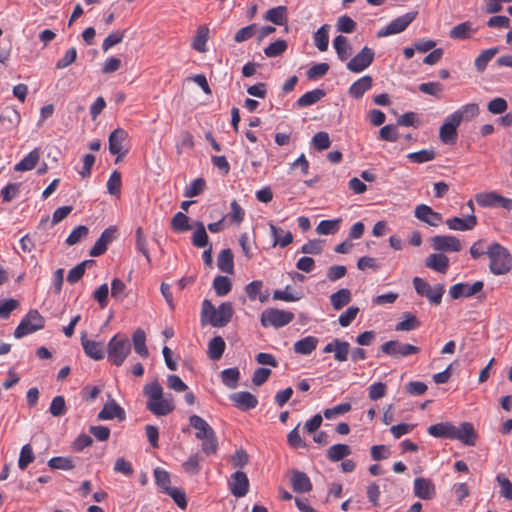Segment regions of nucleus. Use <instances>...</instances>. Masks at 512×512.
I'll list each match as a JSON object with an SVG mask.
<instances>
[{"instance_id":"obj_1","label":"nucleus","mask_w":512,"mask_h":512,"mask_svg":"<svg viewBox=\"0 0 512 512\" xmlns=\"http://www.w3.org/2000/svg\"><path fill=\"white\" fill-rule=\"evenodd\" d=\"M147 398L146 408L156 416H166L175 409L172 394H164L162 386L157 382L147 383L143 388Z\"/></svg>"},{"instance_id":"obj_2","label":"nucleus","mask_w":512,"mask_h":512,"mask_svg":"<svg viewBox=\"0 0 512 512\" xmlns=\"http://www.w3.org/2000/svg\"><path fill=\"white\" fill-rule=\"evenodd\" d=\"M234 314L233 306L230 302H223L217 308L208 299L202 303L201 323L210 324L213 327H224L232 319Z\"/></svg>"},{"instance_id":"obj_3","label":"nucleus","mask_w":512,"mask_h":512,"mask_svg":"<svg viewBox=\"0 0 512 512\" xmlns=\"http://www.w3.org/2000/svg\"><path fill=\"white\" fill-rule=\"evenodd\" d=\"M489 257V269L494 275H503L510 271L512 267V258L509 251L497 242L492 243L487 248Z\"/></svg>"},{"instance_id":"obj_4","label":"nucleus","mask_w":512,"mask_h":512,"mask_svg":"<svg viewBox=\"0 0 512 512\" xmlns=\"http://www.w3.org/2000/svg\"><path fill=\"white\" fill-rule=\"evenodd\" d=\"M108 361L115 366H121L131 352L129 339L123 335L113 336L107 344Z\"/></svg>"},{"instance_id":"obj_5","label":"nucleus","mask_w":512,"mask_h":512,"mask_svg":"<svg viewBox=\"0 0 512 512\" xmlns=\"http://www.w3.org/2000/svg\"><path fill=\"white\" fill-rule=\"evenodd\" d=\"M45 320L37 310H30L14 331L15 338H22L28 334L44 328Z\"/></svg>"},{"instance_id":"obj_6","label":"nucleus","mask_w":512,"mask_h":512,"mask_svg":"<svg viewBox=\"0 0 512 512\" xmlns=\"http://www.w3.org/2000/svg\"><path fill=\"white\" fill-rule=\"evenodd\" d=\"M415 291L422 297H426L431 304L439 305L445 292L444 285L438 284L432 287L428 282L420 277L413 278Z\"/></svg>"},{"instance_id":"obj_7","label":"nucleus","mask_w":512,"mask_h":512,"mask_svg":"<svg viewBox=\"0 0 512 512\" xmlns=\"http://www.w3.org/2000/svg\"><path fill=\"white\" fill-rule=\"evenodd\" d=\"M293 319L294 314L292 312L271 308L262 312L260 320L263 327L280 328L292 322Z\"/></svg>"},{"instance_id":"obj_8","label":"nucleus","mask_w":512,"mask_h":512,"mask_svg":"<svg viewBox=\"0 0 512 512\" xmlns=\"http://www.w3.org/2000/svg\"><path fill=\"white\" fill-rule=\"evenodd\" d=\"M381 351L393 358L407 357L417 354L420 348L408 343H402L398 340H390L383 343L380 347Z\"/></svg>"},{"instance_id":"obj_9","label":"nucleus","mask_w":512,"mask_h":512,"mask_svg":"<svg viewBox=\"0 0 512 512\" xmlns=\"http://www.w3.org/2000/svg\"><path fill=\"white\" fill-rule=\"evenodd\" d=\"M475 201L481 207H502L506 210L512 209V200L500 195L496 191L478 193L475 195Z\"/></svg>"},{"instance_id":"obj_10","label":"nucleus","mask_w":512,"mask_h":512,"mask_svg":"<svg viewBox=\"0 0 512 512\" xmlns=\"http://www.w3.org/2000/svg\"><path fill=\"white\" fill-rule=\"evenodd\" d=\"M374 56L373 49L365 46L347 62L346 67L350 72L361 73L372 64Z\"/></svg>"},{"instance_id":"obj_11","label":"nucleus","mask_w":512,"mask_h":512,"mask_svg":"<svg viewBox=\"0 0 512 512\" xmlns=\"http://www.w3.org/2000/svg\"><path fill=\"white\" fill-rule=\"evenodd\" d=\"M460 125V115H449L439 130V136L443 143L453 144L457 139V128Z\"/></svg>"},{"instance_id":"obj_12","label":"nucleus","mask_w":512,"mask_h":512,"mask_svg":"<svg viewBox=\"0 0 512 512\" xmlns=\"http://www.w3.org/2000/svg\"><path fill=\"white\" fill-rule=\"evenodd\" d=\"M415 16V13L409 12L395 18L385 28L377 32V37H387L389 35L401 33L415 19Z\"/></svg>"},{"instance_id":"obj_13","label":"nucleus","mask_w":512,"mask_h":512,"mask_svg":"<svg viewBox=\"0 0 512 512\" xmlns=\"http://www.w3.org/2000/svg\"><path fill=\"white\" fill-rule=\"evenodd\" d=\"M451 440H459L467 446H474L476 443V432L473 425L469 422H463L459 426L453 425Z\"/></svg>"},{"instance_id":"obj_14","label":"nucleus","mask_w":512,"mask_h":512,"mask_svg":"<svg viewBox=\"0 0 512 512\" xmlns=\"http://www.w3.org/2000/svg\"><path fill=\"white\" fill-rule=\"evenodd\" d=\"M431 244L434 250L440 252H458L462 245L460 240L451 235H437L431 238Z\"/></svg>"},{"instance_id":"obj_15","label":"nucleus","mask_w":512,"mask_h":512,"mask_svg":"<svg viewBox=\"0 0 512 512\" xmlns=\"http://www.w3.org/2000/svg\"><path fill=\"white\" fill-rule=\"evenodd\" d=\"M483 287L484 283L482 281H476L473 284L457 283L450 288L449 294L453 299L468 298L479 293Z\"/></svg>"},{"instance_id":"obj_16","label":"nucleus","mask_w":512,"mask_h":512,"mask_svg":"<svg viewBox=\"0 0 512 512\" xmlns=\"http://www.w3.org/2000/svg\"><path fill=\"white\" fill-rule=\"evenodd\" d=\"M414 215L418 220L425 222L426 224L433 227L439 226L443 220L440 213L434 211L430 206L426 204L418 205L415 208Z\"/></svg>"},{"instance_id":"obj_17","label":"nucleus","mask_w":512,"mask_h":512,"mask_svg":"<svg viewBox=\"0 0 512 512\" xmlns=\"http://www.w3.org/2000/svg\"><path fill=\"white\" fill-rule=\"evenodd\" d=\"M116 228L109 227L105 229L101 236L96 240L93 247L90 249V256L98 257L105 253L107 246L115 239Z\"/></svg>"},{"instance_id":"obj_18","label":"nucleus","mask_w":512,"mask_h":512,"mask_svg":"<svg viewBox=\"0 0 512 512\" xmlns=\"http://www.w3.org/2000/svg\"><path fill=\"white\" fill-rule=\"evenodd\" d=\"M229 485L230 491L235 497H244L249 491L248 477L242 471H236L232 474Z\"/></svg>"},{"instance_id":"obj_19","label":"nucleus","mask_w":512,"mask_h":512,"mask_svg":"<svg viewBox=\"0 0 512 512\" xmlns=\"http://www.w3.org/2000/svg\"><path fill=\"white\" fill-rule=\"evenodd\" d=\"M414 494L423 500H430L436 494V488L429 478L419 477L414 480Z\"/></svg>"},{"instance_id":"obj_20","label":"nucleus","mask_w":512,"mask_h":512,"mask_svg":"<svg viewBox=\"0 0 512 512\" xmlns=\"http://www.w3.org/2000/svg\"><path fill=\"white\" fill-rule=\"evenodd\" d=\"M81 344L85 354L93 360H102L105 356V348L101 342L86 338V332L82 333Z\"/></svg>"},{"instance_id":"obj_21","label":"nucleus","mask_w":512,"mask_h":512,"mask_svg":"<svg viewBox=\"0 0 512 512\" xmlns=\"http://www.w3.org/2000/svg\"><path fill=\"white\" fill-rule=\"evenodd\" d=\"M291 486L296 493H306L312 490V483L306 473L292 470L290 477Z\"/></svg>"},{"instance_id":"obj_22","label":"nucleus","mask_w":512,"mask_h":512,"mask_svg":"<svg viewBox=\"0 0 512 512\" xmlns=\"http://www.w3.org/2000/svg\"><path fill=\"white\" fill-rule=\"evenodd\" d=\"M446 225L451 230L469 231L477 225V217L474 214H469L466 218L452 217L446 220Z\"/></svg>"},{"instance_id":"obj_23","label":"nucleus","mask_w":512,"mask_h":512,"mask_svg":"<svg viewBox=\"0 0 512 512\" xmlns=\"http://www.w3.org/2000/svg\"><path fill=\"white\" fill-rule=\"evenodd\" d=\"M117 418L120 421L125 419V412L123 408L114 400L104 405L102 410L98 413V419L101 421L111 420Z\"/></svg>"},{"instance_id":"obj_24","label":"nucleus","mask_w":512,"mask_h":512,"mask_svg":"<svg viewBox=\"0 0 512 512\" xmlns=\"http://www.w3.org/2000/svg\"><path fill=\"white\" fill-rule=\"evenodd\" d=\"M127 138V132L123 129H115L109 135V151L113 155H118L116 162L119 161L122 151V144Z\"/></svg>"},{"instance_id":"obj_25","label":"nucleus","mask_w":512,"mask_h":512,"mask_svg":"<svg viewBox=\"0 0 512 512\" xmlns=\"http://www.w3.org/2000/svg\"><path fill=\"white\" fill-rule=\"evenodd\" d=\"M231 401L239 408L248 410L253 409L258 405L257 398L250 392H237L230 396Z\"/></svg>"},{"instance_id":"obj_26","label":"nucleus","mask_w":512,"mask_h":512,"mask_svg":"<svg viewBox=\"0 0 512 512\" xmlns=\"http://www.w3.org/2000/svg\"><path fill=\"white\" fill-rule=\"evenodd\" d=\"M426 267L439 272L446 273L449 267V259L443 253H434L429 255L425 260Z\"/></svg>"},{"instance_id":"obj_27","label":"nucleus","mask_w":512,"mask_h":512,"mask_svg":"<svg viewBox=\"0 0 512 512\" xmlns=\"http://www.w3.org/2000/svg\"><path fill=\"white\" fill-rule=\"evenodd\" d=\"M373 79L369 75H365L358 80H356L348 90V93L351 97L355 99L361 98L365 92H367L372 87Z\"/></svg>"},{"instance_id":"obj_28","label":"nucleus","mask_w":512,"mask_h":512,"mask_svg":"<svg viewBox=\"0 0 512 512\" xmlns=\"http://www.w3.org/2000/svg\"><path fill=\"white\" fill-rule=\"evenodd\" d=\"M189 424L191 427L197 430L195 437L199 440L207 438L209 434L214 432L213 428L208 424L206 420L195 414L189 417Z\"/></svg>"},{"instance_id":"obj_29","label":"nucleus","mask_w":512,"mask_h":512,"mask_svg":"<svg viewBox=\"0 0 512 512\" xmlns=\"http://www.w3.org/2000/svg\"><path fill=\"white\" fill-rule=\"evenodd\" d=\"M318 342V338L306 336L294 343V352L300 355H309L316 349Z\"/></svg>"},{"instance_id":"obj_30","label":"nucleus","mask_w":512,"mask_h":512,"mask_svg":"<svg viewBox=\"0 0 512 512\" xmlns=\"http://www.w3.org/2000/svg\"><path fill=\"white\" fill-rule=\"evenodd\" d=\"M333 46L341 61H346L352 54V47L345 36H336L333 40Z\"/></svg>"},{"instance_id":"obj_31","label":"nucleus","mask_w":512,"mask_h":512,"mask_svg":"<svg viewBox=\"0 0 512 512\" xmlns=\"http://www.w3.org/2000/svg\"><path fill=\"white\" fill-rule=\"evenodd\" d=\"M264 19L275 25H285L287 23V8L285 6L271 8L265 13Z\"/></svg>"},{"instance_id":"obj_32","label":"nucleus","mask_w":512,"mask_h":512,"mask_svg":"<svg viewBox=\"0 0 512 512\" xmlns=\"http://www.w3.org/2000/svg\"><path fill=\"white\" fill-rule=\"evenodd\" d=\"M132 341L135 352L142 358H147L149 356V351L146 346V334L144 330L141 328L135 330L132 335Z\"/></svg>"},{"instance_id":"obj_33","label":"nucleus","mask_w":512,"mask_h":512,"mask_svg":"<svg viewBox=\"0 0 512 512\" xmlns=\"http://www.w3.org/2000/svg\"><path fill=\"white\" fill-rule=\"evenodd\" d=\"M39 159L40 151L39 149L35 148L15 165L14 170L19 172L30 171L37 165Z\"/></svg>"},{"instance_id":"obj_34","label":"nucleus","mask_w":512,"mask_h":512,"mask_svg":"<svg viewBox=\"0 0 512 512\" xmlns=\"http://www.w3.org/2000/svg\"><path fill=\"white\" fill-rule=\"evenodd\" d=\"M475 31L476 29L472 27V24L469 21H465L454 26L451 29L449 36L452 39L465 40L470 38L471 34H473Z\"/></svg>"},{"instance_id":"obj_35","label":"nucleus","mask_w":512,"mask_h":512,"mask_svg":"<svg viewBox=\"0 0 512 512\" xmlns=\"http://www.w3.org/2000/svg\"><path fill=\"white\" fill-rule=\"evenodd\" d=\"M351 301V292L347 288H342L330 296V302L335 310H341Z\"/></svg>"},{"instance_id":"obj_36","label":"nucleus","mask_w":512,"mask_h":512,"mask_svg":"<svg viewBox=\"0 0 512 512\" xmlns=\"http://www.w3.org/2000/svg\"><path fill=\"white\" fill-rule=\"evenodd\" d=\"M453 424L450 422H441L428 427L427 432L436 438L451 439Z\"/></svg>"},{"instance_id":"obj_37","label":"nucleus","mask_w":512,"mask_h":512,"mask_svg":"<svg viewBox=\"0 0 512 512\" xmlns=\"http://www.w3.org/2000/svg\"><path fill=\"white\" fill-rule=\"evenodd\" d=\"M351 454V448L347 444H335L327 450V458L332 462H338Z\"/></svg>"},{"instance_id":"obj_38","label":"nucleus","mask_w":512,"mask_h":512,"mask_svg":"<svg viewBox=\"0 0 512 512\" xmlns=\"http://www.w3.org/2000/svg\"><path fill=\"white\" fill-rule=\"evenodd\" d=\"M326 95L322 89H314L303 94L296 102L298 107H307L315 104Z\"/></svg>"},{"instance_id":"obj_39","label":"nucleus","mask_w":512,"mask_h":512,"mask_svg":"<svg viewBox=\"0 0 512 512\" xmlns=\"http://www.w3.org/2000/svg\"><path fill=\"white\" fill-rule=\"evenodd\" d=\"M225 341L221 336H215L208 344V355L212 360H219L225 351Z\"/></svg>"},{"instance_id":"obj_40","label":"nucleus","mask_w":512,"mask_h":512,"mask_svg":"<svg viewBox=\"0 0 512 512\" xmlns=\"http://www.w3.org/2000/svg\"><path fill=\"white\" fill-rule=\"evenodd\" d=\"M218 268L225 273L231 274L233 273L234 262H233V254L230 249L222 250L217 258Z\"/></svg>"},{"instance_id":"obj_41","label":"nucleus","mask_w":512,"mask_h":512,"mask_svg":"<svg viewBox=\"0 0 512 512\" xmlns=\"http://www.w3.org/2000/svg\"><path fill=\"white\" fill-rule=\"evenodd\" d=\"M499 49L497 47L489 48L482 51L477 58L475 59V68L478 72H483L489 63L493 59V57L498 53Z\"/></svg>"},{"instance_id":"obj_42","label":"nucleus","mask_w":512,"mask_h":512,"mask_svg":"<svg viewBox=\"0 0 512 512\" xmlns=\"http://www.w3.org/2000/svg\"><path fill=\"white\" fill-rule=\"evenodd\" d=\"M95 262L93 260H85L73 267L67 275V281L71 284L78 282L84 275L86 267H90Z\"/></svg>"},{"instance_id":"obj_43","label":"nucleus","mask_w":512,"mask_h":512,"mask_svg":"<svg viewBox=\"0 0 512 512\" xmlns=\"http://www.w3.org/2000/svg\"><path fill=\"white\" fill-rule=\"evenodd\" d=\"M341 219L322 220L316 227V232L319 235H331L338 232Z\"/></svg>"},{"instance_id":"obj_44","label":"nucleus","mask_w":512,"mask_h":512,"mask_svg":"<svg viewBox=\"0 0 512 512\" xmlns=\"http://www.w3.org/2000/svg\"><path fill=\"white\" fill-rule=\"evenodd\" d=\"M407 158L413 163L421 164L434 160L436 158V152L433 149H423L409 153Z\"/></svg>"},{"instance_id":"obj_45","label":"nucleus","mask_w":512,"mask_h":512,"mask_svg":"<svg viewBox=\"0 0 512 512\" xmlns=\"http://www.w3.org/2000/svg\"><path fill=\"white\" fill-rule=\"evenodd\" d=\"M196 227L197 229L192 235V243L198 248L206 247L208 245L209 238L205 226L202 222H197Z\"/></svg>"},{"instance_id":"obj_46","label":"nucleus","mask_w":512,"mask_h":512,"mask_svg":"<svg viewBox=\"0 0 512 512\" xmlns=\"http://www.w3.org/2000/svg\"><path fill=\"white\" fill-rule=\"evenodd\" d=\"M328 25L321 26L314 34V42L316 47L324 52L328 48L329 36H328Z\"/></svg>"},{"instance_id":"obj_47","label":"nucleus","mask_w":512,"mask_h":512,"mask_svg":"<svg viewBox=\"0 0 512 512\" xmlns=\"http://www.w3.org/2000/svg\"><path fill=\"white\" fill-rule=\"evenodd\" d=\"M171 228L175 232H185L191 229L189 218L182 212H177L171 220Z\"/></svg>"},{"instance_id":"obj_48","label":"nucleus","mask_w":512,"mask_h":512,"mask_svg":"<svg viewBox=\"0 0 512 512\" xmlns=\"http://www.w3.org/2000/svg\"><path fill=\"white\" fill-rule=\"evenodd\" d=\"M240 372L237 368H228L222 371V382L230 389L237 387Z\"/></svg>"},{"instance_id":"obj_49","label":"nucleus","mask_w":512,"mask_h":512,"mask_svg":"<svg viewBox=\"0 0 512 512\" xmlns=\"http://www.w3.org/2000/svg\"><path fill=\"white\" fill-rule=\"evenodd\" d=\"M35 459L32 447L30 444H25L20 451L18 466L21 470H25L30 463Z\"/></svg>"},{"instance_id":"obj_50","label":"nucleus","mask_w":512,"mask_h":512,"mask_svg":"<svg viewBox=\"0 0 512 512\" xmlns=\"http://www.w3.org/2000/svg\"><path fill=\"white\" fill-rule=\"evenodd\" d=\"M403 318L404 319L402 321L397 323L395 327L396 331H411L416 329L420 325L418 319L411 313H405L403 315Z\"/></svg>"},{"instance_id":"obj_51","label":"nucleus","mask_w":512,"mask_h":512,"mask_svg":"<svg viewBox=\"0 0 512 512\" xmlns=\"http://www.w3.org/2000/svg\"><path fill=\"white\" fill-rule=\"evenodd\" d=\"M418 89L424 94L440 98L444 90V87L440 82H426L421 83Z\"/></svg>"},{"instance_id":"obj_52","label":"nucleus","mask_w":512,"mask_h":512,"mask_svg":"<svg viewBox=\"0 0 512 512\" xmlns=\"http://www.w3.org/2000/svg\"><path fill=\"white\" fill-rule=\"evenodd\" d=\"M48 466L51 469L71 470L75 467V463L69 457H53L48 461Z\"/></svg>"},{"instance_id":"obj_53","label":"nucleus","mask_w":512,"mask_h":512,"mask_svg":"<svg viewBox=\"0 0 512 512\" xmlns=\"http://www.w3.org/2000/svg\"><path fill=\"white\" fill-rule=\"evenodd\" d=\"M213 288L218 296H225L231 290V281L226 276H216L213 281Z\"/></svg>"},{"instance_id":"obj_54","label":"nucleus","mask_w":512,"mask_h":512,"mask_svg":"<svg viewBox=\"0 0 512 512\" xmlns=\"http://www.w3.org/2000/svg\"><path fill=\"white\" fill-rule=\"evenodd\" d=\"M287 49V42L282 39H278L272 42L264 49V53L267 57H277L284 53Z\"/></svg>"},{"instance_id":"obj_55","label":"nucleus","mask_w":512,"mask_h":512,"mask_svg":"<svg viewBox=\"0 0 512 512\" xmlns=\"http://www.w3.org/2000/svg\"><path fill=\"white\" fill-rule=\"evenodd\" d=\"M334 358L339 362H344L348 359V354L350 350V344L346 341H341L339 339H335L334 345Z\"/></svg>"},{"instance_id":"obj_56","label":"nucleus","mask_w":512,"mask_h":512,"mask_svg":"<svg viewBox=\"0 0 512 512\" xmlns=\"http://www.w3.org/2000/svg\"><path fill=\"white\" fill-rule=\"evenodd\" d=\"M208 39V28L201 26L197 30V34L193 40L192 46L195 50L199 52L206 51V42Z\"/></svg>"},{"instance_id":"obj_57","label":"nucleus","mask_w":512,"mask_h":512,"mask_svg":"<svg viewBox=\"0 0 512 512\" xmlns=\"http://www.w3.org/2000/svg\"><path fill=\"white\" fill-rule=\"evenodd\" d=\"M202 441L201 449L206 455L215 454L218 450V440L215 432L209 434L207 438L200 439Z\"/></svg>"},{"instance_id":"obj_58","label":"nucleus","mask_w":512,"mask_h":512,"mask_svg":"<svg viewBox=\"0 0 512 512\" xmlns=\"http://www.w3.org/2000/svg\"><path fill=\"white\" fill-rule=\"evenodd\" d=\"M205 185V180L203 178L194 179L190 185L186 187L184 196L187 198H192L200 195L203 192Z\"/></svg>"},{"instance_id":"obj_59","label":"nucleus","mask_w":512,"mask_h":512,"mask_svg":"<svg viewBox=\"0 0 512 512\" xmlns=\"http://www.w3.org/2000/svg\"><path fill=\"white\" fill-rule=\"evenodd\" d=\"M330 144L331 141L327 132H317L312 138V145L318 151L328 149L330 147Z\"/></svg>"},{"instance_id":"obj_60","label":"nucleus","mask_w":512,"mask_h":512,"mask_svg":"<svg viewBox=\"0 0 512 512\" xmlns=\"http://www.w3.org/2000/svg\"><path fill=\"white\" fill-rule=\"evenodd\" d=\"M88 228L84 225L77 226L67 237L66 244L68 246H73L79 243L84 237L88 235Z\"/></svg>"},{"instance_id":"obj_61","label":"nucleus","mask_w":512,"mask_h":512,"mask_svg":"<svg viewBox=\"0 0 512 512\" xmlns=\"http://www.w3.org/2000/svg\"><path fill=\"white\" fill-rule=\"evenodd\" d=\"M154 477H155V482L156 484L161 487L163 489L164 492L167 491V489H170L171 486H170V475L169 473L160 468V467H157L155 468L154 470Z\"/></svg>"},{"instance_id":"obj_62","label":"nucleus","mask_w":512,"mask_h":512,"mask_svg":"<svg viewBox=\"0 0 512 512\" xmlns=\"http://www.w3.org/2000/svg\"><path fill=\"white\" fill-rule=\"evenodd\" d=\"M49 412L54 417H60L66 412V404L63 396H56L52 399Z\"/></svg>"},{"instance_id":"obj_63","label":"nucleus","mask_w":512,"mask_h":512,"mask_svg":"<svg viewBox=\"0 0 512 512\" xmlns=\"http://www.w3.org/2000/svg\"><path fill=\"white\" fill-rule=\"evenodd\" d=\"M111 296L115 300H123L126 297V285L121 279L114 278L112 280Z\"/></svg>"},{"instance_id":"obj_64","label":"nucleus","mask_w":512,"mask_h":512,"mask_svg":"<svg viewBox=\"0 0 512 512\" xmlns=\"http://www.w3.org/2000/svg\"><path fill=\"white\" fill-rule=\"evenodd\" d=\"M496 480L500 485L501 495L508 500H512V483L510 480L502 474L497 475Z\"/></svg>"}]
</instances>
